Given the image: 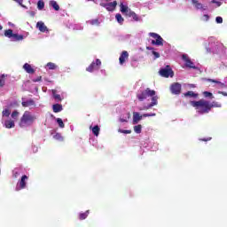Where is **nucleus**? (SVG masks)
Wrapping results in <instances>:
<instances>
[{"label":"nucleus","mask_w":227,"mask_h":227,"mask_svg":"<svg viewBox=\"0 0 227 227\" xmlns=\"http://www.w3.org/2000/svg\"><path fill=\"white\" fill-rule=\"evenodd\" d=\"M155 95V90H153L150 88H146L144 90H140L137 94V98L138 99L139 102H144V100H146L148 97H152V102L146 106H144V111H148V109H152V107L159 104V97Z\"/></svg>","instance_id":"nucleus-1"},{"label":"nucleus","mask_w":227,"mask_h":227,"mask_svg":"<svg viewBox=\"0 0 227 227\" xmlns=\"http://www.w3.org/2000/svg\"><path fill=\"white\" fill-rule=\"evenodd\" d=\"M35 121H36V115L29 111H25L20 120L19 126L20 129H26V127H31Z\"/></svg>","instance_id":"nucleus-2"},{"label":"nucleus","mask_w":227,"mask_h":227,"mask_svg":"<svg viewBox=\"0 0 227 227\" xmlns=\"http://www.w3.org/2000/svg\"><path fill=\"white\" fill-rule=\"evenodd\" d=\"M191 106L200 113V114H207L210 113V102L205 99L199 101H192Z\"/></svg>","instance_id":"nucleus-3"},{"label":"nucleus","mask_w":227,"mask_h":227,"mask_svg":"<svg viewBox=\"0 0 227 227\" xmlns=\"http://www.w3.org/2000/svg\"><path fill=\"white\" fill-rule=\"evenodd\" d=\"M4 36H6V38H10L12 42H21V40H24V35L13 34L12 29L4 30Z\"/></svg>","instance_id":"nucleus-4"},{"label":"nucleus","mask_w":227,"mask_h":227,"mask_svg":"<svg viewBox=\"0 0 227 227\" xmlns=\"http://www.w3.org/2000/svg\"><path fill=\"white\" fill-rule=\"evenodd\" d=\"M149 35L152 36V38H154V40L151 42L153 45H158L161 47L164 45V39H162L159 34L151 32Z\"/></svg>","instance_id":"nucleus-5"},{"label":"nucleus","mask_w":227,"mask_h":227,"mask_svg":"<svg viewBox=\"0 0 227 227\" xmlns=\"http://www.w3.org/2000/svg\"><path fill=\"white\" fill-rule=\"evenodd\" d=\"M160 75L161 77H173L175 75V73L173 72V69H171V67L169 65L166 66L165 68H161L159 71Z\"/></svg>","instance_id":"nucleus-6"},{"label":"nucleus","mask_w":227,"mask_h":227,"mask_svg":"<svg viewBox=\"0 0 227 227\" xmlns=\"http://www.w3.org/2000/svg\"><path fill=\"white\" fill-rule=\"evenodd\" d=\"M100 65H102V61L99 59H96V62H92L87 68V72H93V70H98L100 68Z\"/></svg>","instance_id":"nucleus-7"},{"label":"nucleus","mask_w":227,"mask_h":227,"mask_svg":"<svg viewBox=\"0 0 227 227\" xmlns=\"http://www.w3.org/2000/svg\"><path fill=\"white\" fill-rule=\"evenodd\" d=\"M170 91L173 95H180L182 93V84L175 82L170 87Z\"/></svg>","instance_id":"nucleus-8"},{"label":"nucleus","mask_w":227,"mask_h":227,"mask_svg":"<svg viewBox=\"0 0 227 227\" xmlns=\"http://www.w3.org/2000/svg\"><path fill=\"white\" fill-rule=\"evenodd\" d=\"M29 177L27 176L24 175L21 176L20 180L18 182L19 187H16V191H20L22 189H26V181L28 180Z\"/></svg>","instance_id":"nucleus-9"},{"label":"nucleus","mask_w":227,"mask_h":227,"mask_svg":"<svg viewBox=\"0 0 227 227\" xmlns=\"http://www.w3.org/2000/svg\"><path fill=\"white\" fill-rule=\"evenodd\" d=\"M182 59H184V61L185 62V67H187L188 68H196V66H194V63L190 60L187 55L184 54L182 56Z\"/></svg>","instance_id":"nucleus-10"},{"label":"nucleus","mask_w":227,"mask_h":227,"mask_svg":"<svg viewBox=\"0 0 227 227\" xmlns=\"http://www.w3.org/2000/svg\"><path fill=\"white\" fill-rule=\"evenodd\" d=\"M129 59V51H123L119 58L120 65H123Z\"/></svg>","instance_id":"nucleus-11"},{"label":"nucleus","mask_w":227,"mask_h":227,"mask_svg":"<svg viewBox=\"0 0 227 227\" xmlns=\"http://www.w3.org/2000/svg\"><path fill=\"white\" fill-rule=\"evenodd\" d=\"M192 4L195 6L196 10H202L203 12L207 10V6L203 5V4L200 3L198 0H192Z\"/></svg>","instance_id":"nucleus-12"},{"label":"nucleus","mask_w":227,"mask_h":227,"mask_svg":"<svg viewBox=\"0 0 227 227\" xmlns=\"http://www.w3.org/2000/svg\"><path fill=\"white\" fill-rule=\"evenodd\" d=\"M143 118H144L143 114L141 115L139 113L134 112L133 113V125H137V123H139V121H141V120H143Z\"/></svg>","instance_id":"nucleus-13"},{"label":"nucleus","mask_w":227,"mask_h":227,"mask_svg":"<svg viewBox=\"0 0 227 227\" xmlns=\"http://www.w3.org/2000/svg\"><path fill=\"white\" fill-rule=\"evenodd\" d=\"M116 6H118V2L116 1L108 3L106 5V10L107 12H114V10H116Z\"/></svg>","instance_id":"nucleus-14"},{"label":"nucleus","mask_w":227,"mask_h":227,"mask_svg":"<svg viewBox=\"0 0 227 227\" xmlns=\"http://www.w3.org/2000/svg\"><path fill=\"white\" fill-rule=\"evenodd\" d=\"M36 27L39 29V31H41V33H45V31H47V27L45 26V23L42 21H38L36 23Z\"/></svg>","instance_id":"nucleus-15"},{"label":"nucleus","mask_w":227,"mask_h":227,"mask_svg":"<svg viewBox=\"0 0 227 227\" xmlns=\"http://www.w3.org/2000/svg\"><path fill=\"white\" fill-rule=\"evenodd\" d=\"M23 69L25 70V72H27V74H35V69L28 63L24 64Z\"/></svg>","instance_id":"nucleus-16"},{"label":"nucleus","mask_w":227,"mask_h":227,"mask_svg":"<svg viewBox=\"0 0 227 227\" xmlns=\"http://www.w3.org/2000/svg\"><path fill=\"white\" fill-rule=\"evenodd\" d=\"M4 127L5 129H13V127H15V121H13L12 120L5 121Z\"/></svg>","instance_id":"nucleus-17"},{"label":"nucleus","mask_w":227,"mask_h":227,"mask_svg":"<svg viewBox=\"0 0 227 227\" xmlns=\"http://www.w3.org/2000/svg\"><path fill=\"white\" fill-rule=\"evenodd\" d=\"M53 113H61L63 111V106L59 104H55L52 106Z\"/></svg>","instance_id":"nucleus-18"},{"label":"nucleus","mask_w":227,"mask_h":227,"mask_svg":"<svg viewBox=\"0 0 227 227\" xmlns=\"http://www.w3.org/2000/svg\"><path fill=\"white\" fill-rule=\"evenodd\" d=\"M50 6H51L55 12H59V4H58V2L54 0L50 1Z\"/></svg>","instance_id":"nucleus-19"},{"label":"nucleus","mask_w":227,"mask_h":227,"mask_svg":"<svg viewBox=\"0 0 227 227\" xmlns=\"http://www.w3.org/2000/svg\"><path fill=\"white\" fill-rule=\"evenodd\" d=\"M21 106L23 107H29L30 106H35V100L29 99V100H27V101H23L21 103Z\"/></svg>","instance_id":"nucleus-20"},{"label":"nucleus","mask_w":227,"mask_h":227,"mask_svg":"<svg viewBox=\"0 0 227 227\" xmlns=\"http://www.w3.org/2000/svg\"><path fill=\"white\" fill-rule=\"evenodd\" d=\"M8 74H2L0 75V88H3L4 84H6V78Z\"/></svg>","instance_id":"nucleus-21"},{"label":"nucleus","mask_w":227,"mask_h":227,"mask_svg":"<svg viewBox=\"0 0 227 227\" xmlns=\"http://www.w3.org/2000/svg\"><path fill=\"white\" fill-rule=\"evenodd\" d=\"M208 82H215V84L219 85V88L224 89L226 88V84L223 82H221L219 81L214 80V79H207Z\"/></svg>","instance_id":"nucleus-22"},{"label":"nucleus","mask_w":227,"mask_h":227,"mask_svg":"<svg viewBox=\"0 0 227 227\" xmlns=\"http://www.w3.org/2000/svg\"><path fill=\"white\" fill-rule=\"evenodd\" d=\"M90 215V210L85 211L84 213H80L79 214V219L80 221H84Z\"/></svg>","instance_id":"nucleus-23"},{"label":"nucleus","mask_w":227,"mask_h":227,"mask_svg":"<svg viewBox=\"0 0 227 227\" xmlns=\"http://www.w3.org/2000/svg\"><path fill=\"white\" fill-rule=\"evenodd\" d=\"M92 134H94V136L96 137L100 134V128L98 127V125H96L92 128Z\"/></svg>","instance_id":"nucleus-24"},{"label":"nucleus","mask_w":227,"mask_h":227,"mask_svg":"<svg viewBox=\"0 0 227 227\" xmlns=\"http://www.w3.org/2000/svg\"><path fill=\"white\" fill-rule=\"evenodd\" d=\"M209 106H210V111L212 110V107H223L221 103L217 101H213L212 103H209Z\"/></svg>","instance_id":"nucleus-25"},{"label":"nucleus","mask_w":227,"mask_h":227,"mask_svg":"<svg viewBox=\"0 0 227 227\" xmlns=\"http://www.w3.org/2000/svg\"><path fill=\"white\" fill-rule=\"evenodd\" d=\"M142 129H143V126L141 124L134 126V132H136V134H141Z\"/></svg>","instance_id":"nucleus-26"},{"label":"nucleus","mask_w":227,"mask_h":227,"mask_svg":"<svg viewBox=\"0 0 227 227\" xmlns=\"http://www.w3.org/2000/svg\"><path fill=\"white\" fill-rule=\"evenodd\" d=\"M46 67H48L49 70H56L58 66L52 62L47 63Z\"/></svg>","instance_id":"nucleus-27"},{"label":"nucleus","mask_w":227,"mask_h":227,"mask_svg":"<svg viewBox=\"0 0 227 227\" xmlns=\"http://www.w3.org/2000/svg\"><path fill=\"white\" fill-rule=\"evenodd\" d=\"M184 97H193V98H196L198 97V94L194 93L192 90H189L188 92L184 93Z\"/></svg>","instance_id":"nucleus-28"},{"label":"nucleus","mask_w":227,"mask_h":227,"mask_svg":"<svg viewBox=\"0 0 227 227\" xmlns=\"http://www.w3.org/2000/svg\"><path fill=\"white\" fill-rule=\"evenodd\" d=\"M53 98L54 100H56V102H61V100H63V98H61V95L59 94H56V91H53Z\"/></svg>","instance_id":"nucleus-29"},{"label":"nucleus","mask_w":227,"mask_h":227,"mask_svg":"<svg viewBox=\"0 0 227 227\" xmlns=\"http://www.w3.org/2000/svg\"><path fill=\"white\" fill-rule=\"evenodd\" d=\"M37 8L38 10H43V8H45V3H43V0H39L37 2Z\"/></svg>","instance_id":"nucleus-30"},{"label":"nucleus","mask_w":227,"mask_h":227,"mask_svg":"<svg viewBox=\"0 0 227 227\" xmlns=\"http://www.w3.org/2000/svg\"><path fill=\"white\" fill-rule=\"evenodd\" d=\"M121 12V13H126L129 9L127 5H124L123 4H120Z\"/></svg>","instance_id":"nucleus-31"},{"label":"nucleus","mask_w":227,"mask_h":227,"mask_svg":"<svg viewBox=\"0 0 227 227\" xmlns=\"http://www.w3.org/2000/svg\"><path fill=\"white\" fill-rule=\"evenodd\" d=\"M57 123L60 129H65V123L61 118H57Z\"/></svg>","instance_id":"nucleus-32"},{"label":"nucleus","mask_w":227,"mask_h":227,"mask_svg":"<svg viewBox=\"0 0 227 227\" xmlns=\"http://www.w3.org/2000/svg\"><path fill=\"white\" fill-rule=\"evenodd\" d=\"M116 20L117 22H119V24H123V17H121V14H116L115 15Z\"/></svg>","instance_id":"nucleus-33"},{"label":"nucleus","mask_w":227,"mask_h":227,"mask_svg":"<svg viewBox=\"0 0 227 227\" xmlns=\"http://www.w3.org/2000/svg\"><path fill=\"white\" fill-rule=\"evenodd\" d=\"M11 114H12V113L10 112V109H4V110L2 112L3 116H6V118H8Z\"/></svg>","instance_id":"nucleus-34"},{"label":"nucleus","mask_w":227,"mask_h":227,"mask_svg":"<svg viewBox=\"0 0 227 227\" xmlns=\"http://www.w3.org/2000/svg\"><path fill=\"white\" fill-rule=\"evenodd\" d=\"M90 24H91V26H98V24H100V22L98 21V19H95V20H91L90 21Z\"/></svg>","instance_id":"nucleus-35"},{"label":"nucleus","mask_w":227,"mask_h":227,"mask_svg":"<svg viewBox=\"0 0 227 227\" xmlns=\"http://www.w3.org/2000/svg\"><path fill=\"white\" fill-rule=\"evenodd\" d=\"M11 116L13 120H17L19 118V112L17 110L13 111Z\"/></svg>","instance_id":"nucleus-36"},{"label":"nucleus","mask_w":227,"mask_h":227,"mask_svg":"<svg viewBox=\"0 0 227 227\" xmlns=\"http://www.w3.org/2000/svg\"><path fill=\"white\" fill-rule=\"evenodd\" d=\"M119 132H121V134H132V130L130 129H119Z\"/></svg>","instance_id":"nucleus-37"},{"label":"nucleus","mask_w":227,"mask_h":227,"mask_svg":"<svg viewBox=\"0 0 227 227\" xmlns=\"http://www.w3.org/2000/svg\"><path fill=\"white\" fill-rule=\"evenodd\" d=\"M54 139H57L58 141H63V137H61V134L57 133V134L54 136Z\"/></svg>","instance_id":"nucleus-38"},{"label":"nucleus","mask_w":227,"mask_h":227,"mask_svg":"<svg viewBox=\"0 0 227 227\" xmlns=\"http://www.w3.org/2000/svg\"><path fill=\"white\" fill-rule=\"evenodd\" d=\"M144 118H150L152 116H156L155 113H152V114H143Z\"/></svg>","instance_id":"nucleus-39"},{"label":"nucleus","mask_w":227,"mask_h":227,"mask_svg":"<svg viewBox=\"0 0 227 227\" xmlns=\"http://www.w3.org/2000/svg\"><path fill=\"white\" fill-rule=\"evenodd\" d=\"M20 173H19V171L13 170L12 171V176L13 178H19Z\"/></svg>","instance_id":"nucleus-40"},{"label":"nucleus","mask_w":227,"mask_h":227,"mask_svg":"<svg viewBox=\"0 0 227 227\" xmlns=\"http://www.w3.org/2000/svg\"><path fill=\"white\" fill-rule=\"evenodd\" d=\"M132 19L133 20H135L136 22H137L139 20V17H137V14H136V12L132 13Z\"/></svg>","instance_id":"nucleus-41"},{"label":"nucleus","mask_w":227,"mask_h":227,"mask_svg":"<svg viewBox=\"0 0 227 227\" xmlns=\"http://www.w3.org/2000/svg\"><path fill=\"white\" fill-rule=\"evenodd\" d=\"M153 54L154 56V59L160 58V54L155 51H153Z\"/></svg>","instance_id":"nucleus-42"},{"label":"nucleus","mask_w":227,"mask_h":227,"mask_svg":"<svg viewBox=\"0 0 227 227\" xmlns=\"http://www.w3.org/2000/svg\"><path fill=\"white\" fill-rule=\"evenodd\" d=\"M13 1H15V3H18V4L22 6V8H26V6L22 4V3H24V0H13Z\"/></svg>","instance_id":"nucleus-43"},{"label":"nucleus","mask_w":227,"mask_h":227,"mask_svg":"<svg viewBox=\"0 0 227 227\" xmlns=\"http://www.w3.org/2000/svg\"><path fill=\"white\" fill-rule=\"evenodd\" d=\"M215 21L217 24H223V18L221 16H218L215 18Z\"/></svg>","instance_id":"nucleus-44"},{"label":"nucleus","mask_w":227,"mask_h":227,"mask_svg":"<svg viewBox=\"0 0 227 227\" xmlns=\"http://www.w3.org/2000/svg\"><path fill=\"white\" fill-rule=\"evenodd\" d=\"M132 13H134V12L129 9V10L125 13V15H126L127 17H132Z\"/></svg>","instance_id":"nucleus-45"},{"label":"nucleus","mask_w":227,"mask_h":227,"mask_svg":"<svg viewBox=\"0 0 227 227\" xmlns=\"http://www.w3.org/2000/svg\"><path fill=\"white\" fill-rule=\"evenodd\" d=\"M203 95H204V97H206V98H207V97H212V93L209 92V91H204V92H203Z\"/></svg>","instance_id":"nucleus-46"},{"label":"nucleus","mask_w":227,"mask_h":227,"mask_svg":"<svg viewBox=\"0 0 227 227\" xmlns=\"http://www.w3.org/2000/svg\"><path fill=\"white\" fill-rule=\"evenodd\" d=\"M211 3L216 4V6H221V2H218L217 0H212Z\"/></svg>","instance_id":"nucleus-47"},{"label":"nucleus","mask_w":227,"mask_h":227,"mask_svg":"<svg viewBox=\"0 0 227 227\" xmlns=\"http://www.w3.org/2000/svg\"><path fill=\"white\" fill-rule=\"evenodd\" d=\"M42 81V76H38L36 79L33 80V82H40Z\"/></svg>","instance_id":"nucleus-48"},{"label":"nucleus","mask_w":227,"mask_h":227,"mask_svg":"<svg viewBox=\"0 0 227 227\" xmlns=\"http://www.w3.org/2000/svg\"><path fill=\"white\" fill-rule=\"evenodd\" d=\"M218 94H219V95H223V97H227V93H226L225 91H221V90H219V91H218Z\"/></svg>","instance_id":"nucleus-49"},{"label":"nucleus","mask_w":227,"mask_h":227,"mask_svg":"<svg viewBox=\"0 0 227 227\" xmlns=\"http://www.w3.org/2000/svg\"><path fill=\"white\" fill-rule=\"evenodd\" d=\"M203 18L205 19L206 21H208V20L210 19V17L207 14H204Z\"/></svg>","instance_id":"nucleus-50"},{"label":"nucleus","mask_w":227,"mask_h":227,"mask_svg":"<svg viewBox=\"0 0 227 227\" xmlns=\"http://www.w3.org/2000/svg\"><path fill=\"white\" fill-rule=\"evenodd\" d=\"M127 121H128L127 119H121V118L120 119L121 123H127Z\"/></svg>","instance_id":"nucleus-51"},{"label":"nucleus","mask_w":227,"mask_h":227,"mask_svg":"<svg viewBox=\"0 0 227 227\" xmlns=\"http://www.w3.org/2000/svg\"><path fill=\"white\" fill-rule=\"evenodd\" d=\"M100 6H103V8H106L107 9V4L101 3Z\"/></svg>","instance_id":"nucleus-52"},{"label":"nucleus","mask_w":227,"mask_h":227,"mask_svg":"<svg viewBox=\"0 0 227 227\" xmlns=\"http://www.w3.org/2000/svg\"><path fill=\"white\" fill-rule=\"evenodd\" d=\"M210 139H212L211 137L209 138H201L200 141H210Z\"/></svg>","instance_id":"nucleus-53"},{"label":"nucleus","mask_w":227,"mask_h":227,"mask_svg":"<svg viewBox=\"0 0 227 227\" xmlns=\"http://www.w3.org/2000/svg\"><path fill=\"white\" fill-rule=\"evenodd\" d=\"M147 51H153V48L152 47H146Z\"/></svg>","instance_id":"nucleus-54"},{"label":"nucleus","mask_w":227,"mask_h":227,"mask_svg":"<svg viewBox=\"0 0 227 227\" xmlns=\"http://www.w3.org/2000/svg\"><path fill=\"white\" fill-rule=\"evenodd\" d=\"M2 29H3V26L0 25V31H2Z\"/></svg>","instance_id":"nucleus-55"},{"label":"nucleus","mask_w":227,"mask_h":227,"mask_svg":"<svg viewBox=\"0 0 227 227\" xmlns=\"http://www.w3.org/2000/svg\"><path fill=\"white\" fill-rule=\"evenodd\" d=\"M87 1H95V0H87Z\"/></svg>","instance_id":"nucleus-56"},{"label":"nucleus","mask_w":227,"mask_h":227,"mask_svg":"<svg viewBox=\"0 0 227 227\" xmlns=\"http://www.w3.org/2000/svg\"><path fill=\"white\" fill-rule=\"evenodd\" d=\"M106 1H111V0H106Z\"/></svg>","instance_id":"nucleus-57"}]
</instances>
